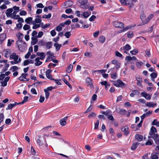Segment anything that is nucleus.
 Instances as JSON below:
<instances>
[{"label":"nucleus","instance_id":"obj_59","mask_svg":"<svg viewBox=\"0 0 159 159\" xmlns=\"http://www.w3.org/2000/svg\"><path fill=\"white\" fill-rule=\"evenodd\" d=\"M43 34V33L42 31H39L38 33V35L36 37L37 38H40L42 36Z\"/></svg>","mask_w":159,"mask_h":159},{"label":"nucleus","instance_id":"obj_32","mask_svg":"<svg viewBox=\"0 0 159 159\" xmlns=\"http://www.w3.org/2000/svg\"><path fill=\"white\" fill-rule=\"evenodd\" d=\"M139 144V143H133L131 147V149L132 150H135L136 148Z\"/></svg>","mask_w":159,"mask_h":159},{"label":"nucleus","instance_id":"obj_10","mask_svg":"<svg viewBox=\"0 0 159 159\" xmlns=\"http://www.w3.org/2000/svg\"><path fill=\"white\" fill-rule=\"evenodd\" d=\"M68 117V116L65 117L60 120V123L61 125L64 126L66 125Z\"/></svg>","mask_w":159,"mask_h":159},{"label":"nucleus","instance_id":"obj_57","mask_svg":"<svg viewBox=\"0 0 159 159\" xmlns=\"http://www.w3.org/2000/svg\"><path fill=\"white\" fill-rule=\"evenodd\" d=\"M75 14L78 17H80L82 16L81 14V11H76L75 12Z\"/></svg>","mask_w":159,"mask_h":159},{"label":"nucleus","instance_id":"obj_14","mask_svg":"<svg viewBox=\"0 0 159 159\" xmlns=\"http://www.w3.org/2000/svg\"><path fill=\"white\" fill-rule=\"evenodd\" d=\"M152 138L154 140L156 144H159V135L158 134L154 135V136H152Z\"/></svg>","mask_w":159,"mask_h":159},{"label":"nucleus","instance_id":"obj_60","mask_svg":"<svg viewBox=\"0 0 159 159\" xmlns=\"http://www.w3.org/2000/svg\"><path fill=\"white\" fill-rule=\"evenodd\" d=\"M42 21L39 18H36L34 21H33L32 22H35V23H40Z\"/></svg>","mask_w":159,"mask_h":159},{"label":"nucleus","instance_id":"obj_20","mask_svg":"<svg viewBox=\"0 0 159 159\" xmlns=\"http://www.w3.org/2000/svg\"><path fill=\"white\" fill-rule=\"evenodd\" d=\"M86 82L88 86L91 88L93 87V84L92 83L91 80L89 78H87L86 80Z\"/></svg>","mask_w":159,"mask_h":159},{"label":"nucleus","instance_id":"obj_30","mask_svg":"<svg viewBox=\"0 0 159 159\" xmlns=\"http://www.w3.org/2000/svg\"><path fill=\"white\" fill-rule=\"evenodd\" d=\"M129 2V8H131L134 4L138 2V0H131Z\"/></svg>","mask_w":159,"mask_h":159},{"label":"nucleus","instance_id":"obj_46","mask_svg":"<svg viewBox=\"0 0 159 159\" xmlns=\"http://www.w3.org/2000/svg\"><path fill=\"white\" fill-rule=\"evenodd\" d=\"M138 51L137 49H134L130 51V53L132 55H136L138 52Z\"/></svg>","mask_w":159,"mask_h":159},{"label":"nucleus","instance_id":"obj_8","mask_svg":"<svg viewBox=\"0 0 159 159\" xmlns=\"http://www.w3.org/2000/svg\"><path fill=\"white\" fill-rule=\"evenodd\" d=\"M113 25L116 27L120 28H122L124 26L123 23L117 21H115L113 22Z\"/></svg>","mask_w":159,"mask_h":159},{"label":"nucleus","instance_id":"obj_35","mask_svg":"<svg viewBox=\"0 0 159 159\" xmlns=\"http://www.w3.org/2000/svg\"><path fill=\"white\" fill-rule=\"evenodd\" d=\"M127 36L129 38H131L134 36L133 32L131 31H128L127 33Z\"/></svg>","mask_w":159,"mask_h":159},{"label":"nucleus","instance_id":"obj_5","mask_svg":"<svg viewBox=\"0 0 159 159\" xmlns=\"http://www.w3.org/2000/svg\"><path fill=\"white\" fill-rule=\"evenodd\" d=\"M79 2L80 4L81 8L83 9H86L88 8V5L87 0H80Z\"/></svg>","mask_w":159,"mask_h":159},{"label":"nucleus","instance_id":"obj_31","mask_svg":"<svg viewBox=\"0 0 159 159\" xmlns=\"http://www.w3.org/2000/svg\"><path fill=\"white\" fill-rule=\"evenodd\" d=\"M32 41L31 42V44L33 45H35L36 44L38 41V40L37 39V37L35 38L32 37L31 38Z\"/></svg>","mask_w":159,"mask_h":159},{"label":"nucleus","instance_id":"obj_49","mask_svg":"<svg viewBox=\"0 0 159 159\" xmlns=\"http://www.w3.org/2000/svg\"><path fill=\"white\" fill-rule=\"evenodd\" d=\"M44 91L45 93V98L46 99H48L49 95V92H47L45 89H44Z\"/></svg>","mask_w":159,"mask_h":159},{"label":"nucleus","instance_id":"obj_39","mask_svg":"<svg viewBox=\"0 0 159 159\" xmlns=\"http://www.w3.org/2000/svg\"><path fill=\"white\" fill-rule=\"evenodd\" d=\"M32 24L33 25V26L32 27L33 29H36L40 27L41 24H36L35 22H32Z\"/></svg>","mask_w":159,"mask_h":159},{"label":"nucleus","instance_id":"obj_1","mask_svg":"<svg viewBox=\"0 0 159 159\" xmlns=\"http://www.w3.org/2000/svg\"><path fill=\"white\" fill-rule=\"evenodd\" d=\"M16 44L19 49L21 51H24L26 48L27 45L24 41L20 39L17 42Z\"/></svg>","mask_w":159,"mask_h":159},{"label":"nucleus","instance_id":"obj_22","mask_svg":"<svg viewBox=\"0 0 159 159\" xmlns=\"http://www.w3.org/2000/svg\"><path fill=\"white\" fill-rule=\"evenodd\" d=\"M37 54L40 57L39 58L41 60H43L45 58V55L43 52H38L37 53Z\"/></svg>","mask_w":159,"mask_h":159},{"label":"nucleus","instance_id":"obj_54","mask_svg":"<svg viewBox=\"0 0 159 159\" xmlns=\"http://www.w3.org/2000/svg\"><path fill=\"white\" fill-rule=\"evenodd\" d=\"M30 28L29 25L26 24L23 27V29L24 30H29Z\"/></svg>","mask_w":159,"mask_h":159},{"label":"nucleus","instance_id":"obj_17","mask_svg":"<svg viewBox=\"0 0 159 159\" xmlns=\"http://www.w3.org/2000/svg\"><path fill=\"white\" fill-rule=\"evenodd\" d=\"M152 113V111H149L146 113L144 114L141 116V119L143 120V119L146 117L149 116Z\"/></svg>","mask_w":159,"mask_h":159},{"label":"nucleus","instance_id":"obj_36","mask_svg":"<svg viewBox=\"0 0 159 159\" xmlns=\"http://www.w3.org/2000/svg\"><path fill=\"white\" fill-rule=\"evenodd\" d=\"M33 20V18L31 17H29L26 18L25 20V21L28 24H30V23L31 21H32Z\"/></svg>","mask_w":159,"mask_h":159},{"label":"nucleus","instance_id":"obj_2","mask_svg":"<svg viewBox=\"0 0 159 159\" xmlns=\"http://www.w3.org/2000/svg\"><path fill=\"white\" fill-rule=\"evenodd\" d=\"M153 16L154 15L153 14H151L146 18L145 15L144 14H143L141 15L140 18L143 24L144 25L147 23Z\"/></svg>","mask_w":159,"mask_h":159},{"label":"nucleus","instance_id":"obj_50","mask_svg":"<svg viewBox=\"0 0 159 159\" xmlns=\"http://www.w3.org/2000/svg\"><path fill=\"white\" fill-rule=\"evenodd\" d=\"M27 7L28 9V11L30 12L32 11L31 4L30 3H29L27 4Z\"/></svg>","mask_w":159,"mask_h":159},{"label":"nucleus","instance_id":"obj_24","mask_svg":"<svg viewBox=\"0 0 159 159\" xmlns=\"http://www.w3.org/2000/svg\"><path fill=\"white\" fill-rule=\"evenodd\" d=\"M19 104L18 103H17L16 102H15V103L13 104H10L8 105V107L6 109L7 110L11 109L16 105Z\"/></svg>","mask_w":159,"mask_h":159},{"label":"nucleus","instance_id":"obj_6","mask_svg":"<svg viewBox=\"0 0 159 159\" xmlns=\"http://www.w3.org/2000/svg\"><path fill=\"white\" fill-rule=\"evenodd\" d=\"M131 49V46L128 44H127L125 46H123L120 48L121 50L123 51V52L126 54H127L128 52Z\"/></svg>","mask_w":159,"mask_h":159},{"label":"nucleus","instance_id":"obj_42","mask_svg":"<svg viewBox=\"0 0 159 159\" xmlns=\"http://www.w3.org/2000/svg\"><path fill=\"white\" fill-rule=\"evenodd\" d=\"M151 158L152 159H157L158 157L157 154L152 153L151 156Z\"/></svg>","mask_w":159,"mask_h":159},{"label":"nucleus","instance_id":"obj_33","mask_svg":"<svg viewBox=\"0 0 159 159\" xmlns=\"http://www.w3.org/2000/svg\"><path fill=\"white\" fill-rule=\"evenodd\" d=\"M54 46L55 47L57 51L59 50L61 47V44H59L58 43H56L54 44Z\"/></svg>","mask_w":159,"mask_h":159},{"label":"nucleus","instance_id":"obj_7","mask_svg":"<svg viewBox=\"0 0 159 159\" xmlns=\"http://www.w3.org/2000/svg\"><path fill=\"white\" fill-rule=\"evenodd\" d=\"M27 76V74L23 73L18 79L21 81H28L29 80V79L26 78Z\"/></svg>","mask_w":159,"mask_h":159},{"label":"nucleus","instance_id":"obj_62","mask_svg":"<svg viewBox=\"0 0 159 159\" xmlns=\"http://www.w3.org/2000/svg\"><path fill=\"white\" fill-rule=\"evenodd\" d=\"M111 78L114 79H116V78L117 77V74L116 73H113L111 74Z\"/></svg>","mask_w":159,"mask_h":159},{"label":"nucleus","instance_id":"obj_41","mask_svg":"<svg viewBox=\"0 0 159 159\" xmlns=\"http://www.w3.org/2000/svg\"><path fill=\"white\" fill-rule=\"evenodd\" d=\"M143 121V120L141 119L140 123L137 126V127L136 129V130H138L139 129V128L141 127Z\"/></svg>","mask_w":159,"mask_h":159},{"label":"nucleus","instance_id":"obj_3","mask_svg":"<svg viewBox=\"0 0 159 159\" xmlns=\"http://www.w3.org/2000/svg\"><path fill=\"white\" fill-rule=\"evenodd\" d=\"M113 84L117 87H124L126 86L127 84L123 82L121 80H118L113 82Z\"/></svg>","mask_w":159,"mask_h":159},{"label":"nucleus","instance_id":"obj_29","mask_svg":"<svg viewBox=\"0 0 159 159\" xmlns=\"http://www.w3.org/2000/svg\"><path fill=\"white\" fill-rule=\"evenodd\" d=\"M52 42H49L45 43L44 45H45L48 49H50L52 48Z\"/></svg>","mask_w":159,"mask_h":159},{"label":"nucleus","instance_id":"obj_38","mask_svg":"<svg viewBox=\"0 0 159 159\" xmlns=\"http://www.w3.org/2000/svg\"><path fill=\"white\" fill-rule=\"evenodd\" d=\"M6 38V35L5 34H2L0 35V40L2 41Z\"/></svg>","mask_w":159,"mask_h":159},{"label":"nucleus","instance_id":"obj_27","mask_svg":"<svg viewBox=\"0 0 159 159\" xmlns=\"http://www.w3.org/2000/svg\"><path fill=\"white\" fill-rule=\"evenodd\" d=\"M135 138L139 141H141L143 140V136L139 134H136L135 135Z\"/></svg>","mask_w":159,"mask_h":159},{"label":"nucleus","instance_id":"obj_34","mask_svg":"<svg viewBox=\"0 0 159 159\" xmlns=\"http://www.w3.org/2000/svg\"><path fill=\"white\" fill-rule=\"evenodd\" d=\"M107 71V70L102 69L101 70H92L93 73H95L97 72H99L101 73H105Z\"/></svg>","mask_w":159,"mask_h":159},{"label":"nucleus","instance_id":"obj_13","mask_svg":"<svg viewBox=\"0 0 159 159\" xmlns=\"http://www.w3.org/2000/svg\"><path fill=\"white\" fill-rule=\"evenodd\" d=\"M52 72V71L50 69L48 70L46 72V75L47 78L51 80H53L51 74V73Z\"/></svg>","mask_w":159,"mask_h":159},{"label":"nucleus","instance_id":"obj_52","mask_svg":"<svg viewBox=\"0 0 159 159\" xmlns=\"http://www.w3.org/2000/svg\"><path fill=\"white\" fill-rule=\"evenodd\" d=\"M26 14V11L24 10L21 11L19 13V15L21 16H25Z\"/></svg>","mask_w":159,"mask_h":159},{"label":"nucleus","instance_id":"obj_19","mask_svg":"<svg viewBox=\"0 0 159 159\" xmlns=\"http://www.w3.org/2000/svg\"><path fill=\"white\" fill-rule=\"evenodd\" d=\"M146 106L148 107H154L157 106V104L152 102H149L146 104Z\"/></svg>","mask_w":159,"mask_h":159},{"label":"nucleus","instance_id":"obj_25","mask_svg":"<svg viewBox=\"0 0 159 159\" xmlns=\"http://www.w3.org/2000/svg\"><path fill=\"white\" fill-rule=\"evenodd\" d=\"M98 40L101 43H104L106 40L105 37L102 35L100 36L98 38Z\"/></svg>","mask_w":159,"mask_h":159},{"label":"nucleus","instance_id":"obj_43","mask_svg":"<svg viewBox=\"0 0 159 159\" xmlns=\"http://www.w3.org/2000/svg\"><path fill=\"white\" fill-rule=\"evenodd\" d=\"M136 79L137 81L142 82L143 81L141 76L139 75H136Z\"/></svg>","mask_w":159,"mask_h":159},{"label":"nucleus","instance_id":"obj_55","mask_svg":"<svg viewBox=\"0 0 159 159\" xmlns=\"http://www.w3.org/2000/svg\"><path fill=\"white\" fill-rule=\"evenodd\" d=\"M96 116V114L95 113L92 112L90 113L88 116V118H93L95 117Z\"/></svg>","mask_w":159,"mask_h":159},{"label":"nucleus","instance_id":"obj_40","mask_svg":"<svg viewBox=\"0 0 159 159\" xmlns=\"http://www.w3.org/2000/svg\"><path fill=\"white\" fill-rule=\"evenodd\" d=\"M40 24L42 28L43 29H45L46 28H48L50 26V24H49L43 25V23H40Z\"/></svg>","mask_w":159,"mask_h":159},{"label":"nucleus","instance_id":"obj_12","mask_svg":"<svg viewBox=\"0 0 159 159\" xmlns=\"http://www.w3.org/2000/svg\"><path fill=\"white\" fill-rule=\"evenodd\" d=\"M13 9L11 8L8 9L6 12V14L7 17H11Z\"/></svg>","mask_w":159,"mask_h":159},{"label":"nucleus","instance_id":"obj_45","mask_svg":"<svg viewBox=\"0 0 159 159\" xmlns=\"http://www.w3.org/2000/svg\"><path fill=\"white\" fill-rule=\"evenodd\" d=\"M73 68V66L71 64H70L68 68L67 71L68 73L70 72L72 70Z\"/></svg>","mask_w":159,"mask_h":159},{"label":"nucleus","instance_id":"obj_18","mask_svg":"<svg viewBox=\"0 0 159 159\" xmlns=\"http://www.w3.org/2000/svg\"><path fill=\"white\" fill-rule=\"evenodd\" d=\"M121 130L125 135L128 134L129 133V127L127 126H124L121 129Z\"/></svg>","mask_w":159,"mask_h":159},{"label":"nucleus","instance_id":"obj_26","mask_svg":"<svg viewBox=\"0 0 159 159\" xmlns=\"http://www.w3.org/2000/svg\"><path fill=\"white\" fill-rule=\"evenodd\" d=\"M139 92L137 90H133L131 93L130 96L131 97H134L135 95H138Z\"/></svg>","mask_w":159,"mask_h":159},{"label":"nucleus","instance_id":"obj_58","mask_svg":"<svg viewBox=\"0 0 159 159\" xmlns=\"http://www.w3.org/2000/svg\"><path fill=\"white\" fill-rule=\"evenodd\" d=\"M115 55L117 57H123L122 55L119 52L116 51L115 52Z\"/></svg>","mask_w":159,"mask_h":159},{"label":"nucleus","instance_id":"obj_9","mask_svg":"<svg viewBox=\"0 0 159 159\" xmlns=\"http://www.w3.org/2000/svg\"><path fill=\"white\" fill-rule=\"evenodd\" d=\"M157 132L156 128L154 126H152L151 128L149 134L150 136H154V135H157L155 133Z\"/></svg>","mask_w":159,"mask_h":159},{"label":"nucleus","instance_id":"obj_4","mask_svg":"<svg viewBox=\"0 0 159 159\" xmlns=\"http://www.w3.org/2000/svg\"><path fill=\"white\" fill-rule=\"evenodd\" d=\"M10 58L12 59L15 61L16 63H19L21 61V59L19 57L18 55H16L15 52L13 53L10 56Z\"/></svg>","mask_w":159,"mask_h":159},{"label":"nucleus","instance_id":"obj_56","mask_svg":"<svg viewBox=\"0 0 159 159\" xmlns=\"http://www.w3.org/2000/svg\"><path fill=\"white\" fill-rule=\"evenodd\" d=\"M11 69L13 72H14L18 70V67L16 66H12Z\"/></svg>","mask_w":159,"mask_h":159},{"label":"nucleus","instance_id":"obj_48","mask_svg":"<svg viewBox=\"0 0 159 159\" xmlns=\"http://www.w3.org/2000/svg\"><path fill=\"white\" fill-rule=\"evenodd\" d=\"M71 34L70 31L66 32L65 34V36L67 38H69L71 36Z\"/></svg>","mask_w":159,"mask_h":159},{"label":"nucleus","instance_id":"obj_61","mask_svg":"<svg viewBox=\"0 0 159 159\" xmlns=\"http://www.w3.org/2000/svg\"><path fill=\"white\" fill-rule=\"evenodd\" d=\"M31 151L32 154L33 155H36V152L35 150L32 147H31Z\"/></svg>","mask_w":159,"mask_h":159},{"label":"nucleus","instance_id":"obj_16","mask_svg":"<svg viewBox=\"0 0 159 159\" xmlns=\"http://www.w3.org/2000/svg\"><path fill=\"white\" fill-rule=\"evenodd\" d=\"M142 96L144 97L146 99L149 100L151 98V96L145 92H143L141 93Z\"/></svg>","mask_w":159,"mask_h":159},{"label":"nucleus","instance_id":"obj_63","mask_svg":"<svg viewBox=\"0 0 159 159\" xmlns=\"http://www.w3.org/2000/svg\"><path fill=\"white\" fill-rule=\"evenodd\" d=\"M96 18V16L93 15L89 18V20L90 21H93Z\"/></svg>","mask_w":159,"mask_h":159},{"label":"nucleus","instance_id":"obj_53","mask_svg":"<svg viewBox=\"0 0 159 159\" xmlns=\"http://www.w3.org/2000/svg\"><path fill=\"white\" fill-rule=\"evenodd\" d=\"M17 36L18 38V39H21L23 37V35L20 33H18Z\"/></svg>","mask_w":159,"mask_h":159},{"label":"nucleus","instance_id":"obj_44","mask_svg":"<svg viewBox=\"0 0 159 159\" xmlns=\"http://www.w3.org/2000/svg\"><path fill=\"white\" fill-rule=\"evenodd\" d=\"M28 96H25L24 98V99L23 101L21 102H19L18 103L19 104H23L25 102H27L28 99Z\"/></svg>","mask_w":159,"mask_h":159},{"label":"nucleus","instance_id":"obj_64","mask_svg":"<svg viewBox=\"0 0 159 159\" xmlns=\"http://www.w3.org/2000/svg\"><path fill=\"white\" fill-rule=\"evenodd\" d=\"M143 64L142 62L140 61H138L136 63V66L139 68H140L141 67V66Z\"/></svg>","mask_w":159,"mask_h":159},{"label":"nucleus","instance_id":"obj_21","mask_svg":"<svg viewBox=\"0 0 159 159\" xmlns=\"http://www.w3.org/2000/svg\"><path fill=\"white\" fill-rule=\"evenodd\" d=\"M40 59H39V57H36L35 59V61L36 62L34 63V65L36 66H39L42 64L43 62L40 61H39Z\"/></svg>","mask_w":159,"mask_h":159},{"label":"nucleus","instance_id":"obj_51","mask_svg":"<svg viewBox=\"0 0 159 159\" xmlns=\"http://www.w3.org/2000/svg\"><path fill=\"white\" fill-rule=\"evenodd\" d=\"M20 8L19 7L14 6L13 7L12 9H13L15 11L18 12L20 11Z\"/></svg>","mask_w":159,"mask_h":159},{"label":"nucleus","instance_id":"obj_23","mask_svg":"<svg viewBox=\"0 0 159 159\" xmlns=\"http://www.w3.org/2000/svg\"><path fill=\"white\" fill-rule=\"evenodd\" d=\"M91 14L90 11H84L82 15L84 18H87L89 17Z\"/></svg>","mask_w":159,"mask_h":159},{"label":"nucleus","instance_id":"obj_37","mask_svg":"<svg viewBox=\"0 0 159 159\" xmlns=\"http://www.w3.org/2000/svg\"><path fill=\"white\" fill-rule=\"evenodd\" d=\"M62 80L64 82L65 84H66L71 89L72 86L71 85L69 84V82L65 79L62 78Z\"/></svg>","mask_w":159,"mask_h":159},{"label":"nucleus","instance_id":"obj_28","mask_svg":"<svg viewBox=\"0 0 159 159\" xmlns=\"http://www.w3.org/2000/svg\"><path fill=\"white\" fill-rule=\"evenodd\" d=\"M150 76L151 77V80L153 81H155L154 79L157 78V75L156 73L153 72L150 74Z\"/></svg>","mask_w":159,"mask_h":159},{"label":"nucleus","instance_id":"obj_11","mask_svg":"<svg viewBox=\"0 0 159 159\" xmlns=\"http://www.w3.org/2000/svg\"><path fill=\"white\" fill-rule=\"evenodd\" d=\"M119 2L122 5L126 6L128 5L129 7V2H130V0H120Z\"/></svg>","mask_w":159,"mask_h":159},{"label":"nucleus","instance_id":"obj_47","mask_svg":"<svg viewBox=\"0 0 159 159\" xmlns=\"http://www.w3.org/2000/svg\"><path fill=\"white\" fill-rule=\"evenodd\" d=\"M51 16V14L49 13L48 15H45L43 16V18H44L49 19L50 18Z\"/></svg>","mask_w":159,"mask_h":159},{"label":"nucleus","instance_id":"obj_15","mask_svg":"<svg viewBox=\"0 0 159 159\" xmlns=\"http://www.w3.org/2000/svg\"><path fill=\"white\" fill-rule=\"evenodd\" d=\"M3 52L5 57L6 58H7L9 56L11 53V51L9 49H6L3 50Z\"/></svg>","mask_w":159,"mask_h":159}]
</instances>
